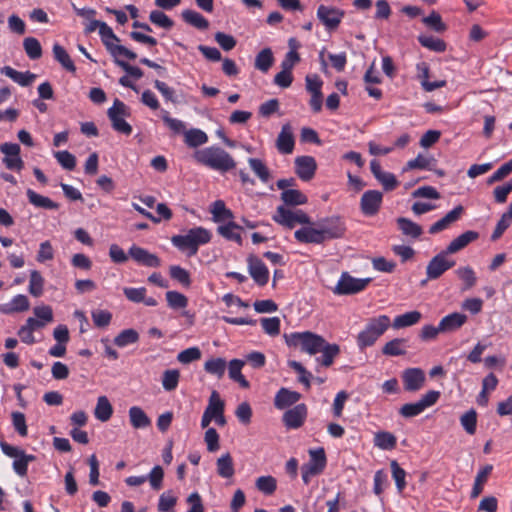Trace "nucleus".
I'll return each instance as SVG.
<instances>
[{"mask_svg": "<svg viewBox=\"0 0 512 512\" xmlns=\"http://www.w3.org/2000/svg\"><path fill=\"white\" fill-rule=\"evenodd\" d=\"M193 158L198 164L222 174L236 167L234 158L226 150L215 145L196 150Z\"/></svg>", "mask_w": 512, "mask_h": 512, "instance_id": "f257e3e1", "label": "nucleus"}, {"mask_svg": "<svg viewBox=\"0 0 512 512\" xmlns=\"http://www.w3.org/2000/svg\"><path fill=\"white\" fill-rule=\"evenodd\" d=\"M212 239V233L201 226L191 228L184 235H174L171 238L172 244L182 252H187L188 256L197 254L201 245L209 243Z\"/></svg>", "mask_w": 512, "mask_h": 512, "instance_id": "f03ea898", "label": "nucleus"}, {"mask_svg": "<svg viewBox=\"0 0 512 512\" xmlns=\"http://www.w3.org/2000/svg\"><path fill=\"white\" fill-rule=\"evenodd\" d=\"M390 325L391 321L387 315H379L368 319L364 329L357 336L358 347L363 350L366 347L374 345Z\"/></svg>", "mask_w": 512, "mask_h": 512, "instance_id": "7ed1b4c3", "label": "nucleus"}, {"mask_svg": "<svg viewBox=\"0 0 512 512\" xmlns=\"http://www.w3.org/2000/svg\"><path fill=\"white\" fill-rule=\"evenodd\" d=\"M284 338L289 347L298 348L309 355L319 353V349L322 348L321 345L325 343L322 336L310 331L285 334Z\"/></svg>", "mask_w": 512, "mask_h": 512, "instance_id": "20e7f679", "label": "nucleus"}, {"mask_svg": "<svg viewBox=\"0 0 512 512\" xmlns=\"http://www.w3.org/2000/svg\"><path fill=\"white\" fill-rule=\"evenodd\" d=\"M99 35L107 51L113 58L116 56H123L129 60H134L137 58V54L135 52L129 50L123 45L115 43L119 42L120 39L113 32L112 28L109 27L105 22H103L99 28Z\"/></svg>", "mask_w": 512, "mask_h": 512, "instance_id": "39448f33", "label": "nucleus"}, {"mask_svg": "<svg viewBox=\"0 0 512 512\" xmlns=\"http://www.w3.org/2000/svg\"><path fill=\"white\" fill-rule=\"evenodd\" d=\"M309 461L302 465L301 474L303 482L308 485L311 478L321 474L327 464V458L324 448L309 450Z\"/></svg>", "mask_w": 512, "mask_h": 512, "instance_id": "423d86ee", "label": "nucleus"}, {"mask_svg": "<svg viewBox=\"0 0 512 512\" xmlns=\"http://www.w3.org/2000/svg\"><path fill=\"white\" fill-rule=\"evenodd\" d=\"M107 115L115 131L124 135L132 133V126L125 120L130 115L129 107L124 102L116 98L112 107L107 110Z\"/></svg>", "mask_w": 512, "mask_h": 512, "instance_id": "0eeeda50", "label": "nucleus"}, {"mask_svg": "<svg viewBox=\"0 0 512 512\" xmlns=\"http://www.w3.org/2000/svg\"><path fill=\"white\" fill-rule=\"evenodd\" d=\"M371 278H354L348 272H343L333 292L336 295H352L363 291Z\"/></svg>", "mask_w": 512, "mask_h": 512, "instance_id": "6e6552de", "label": "nucleus"}, {"mask_svg": "<svg viewBox=\"0 0 512 512\" xmlns=\"http://www.w3.org/2000/svg\"><path fill=\"white\" fill-rule=\"evenodd\" d=\"M448 255L449 253H445V250H443L428 262L426 267L427 280H436L455 266V261L448 259Z\"/></svg>", "mask_w": 512, "mask_h": 512, "instance_id": "1a4fd4ad", "label": "nucleus"}, {"mask_svg": "<svg viewBox=\"0 0 512 512\" xmlns=\"http://www.w3.org/2000/svg\"><path fill=\"white\" fill-rule=\"evenodd\" d=\"M318 225L324 234L325 241L342 238L346 232L345 222L340 216L323 218Z\"/></svg>", "mask_w": 512, "mask_h": 512, "instance_id": "9d476101", "label": "nucleus"}, {"mask_svg": "<svg viewBox=\"0 0 512 512\" xmlns=\"http://www.w3.org/2000/svg\"><path fill=\"white\" fill-rule=\"evenodd\" d=\"M344 15V10L336 7L322 4L317 8V18L329 31H333L338 28Z\"/></svg>", "mask_w": 512, "mask_h": 512, "instance_id": "9b49d317", "label": "nucleus"}, {"mask_svg": "<svg viewBox=\"0 0 512 512\" xmlns=\"http://www.w3.org/2000/svg\"><path fill=\"white\" fill-rule=\"evenodd\" d=\"M0 151L5 155L3 163L9 170L20 171L24 167V162L20 157V146L17 143H3L0 145Z\"/></svg>", "mask_w": 512, "mask_h": 512, "instance_id": "f8f14e48", "label": "nucleus"}, {"mask_svg": "<svg viewBox=\"0 0 512 512\" xmlns=\"http://www.w3.org/2000/svg\"><path fill=\"white\" fill-rule=\"evenodd\" d=\"M404 390L407 392L419 391L425 384L426 376L421 368H407L401 375Z\"/></svg>", "mask_w": 512, "mask_h": 512, "instance_id": "ddd939ff", "label": "nucleus"}, {"mask_svg": "<svg viewBox=\"0 0 512 512\" xmlns=\"http://www.w3.org/2000/svg\"><path fill=\"white\" fill-rule=\"evenodd\" d=\"M383 200L382 192L368 190L363 193L360 200V209L365 216H374L378 213Z\"/></svg>", "mask_w": 512, "mask_h": 512, "instance_id": "4468645a", "label": "nucleus"}, {"mask_svg": "<svg viewBox=\"0 0 512 512\" xmlns=\"http://www.w3.org/2000/svg\"><path fill=\"white\" fill-rule=\"evenodd\" d=\"M248 271L252 279L259 286H265L269 281V270L264 262L255 255L247 258Z\"/></svg>", "mask_w": 512, "mask_h": 512, "instance_id": "2eb2a0df", "label": "nucleus"}, {"mask_svg": "<svg viewBox=\"0 0 512 512\" xmlns=\"http://www.w3.org/2000/svg\"><path fill=\"white\" fill-rule=\"evenodd\" d=\"M307 413V406L305 404H297L283 414L282 421L286 428L298 429L304 424Z\"/></svg>", "mask_w": 512, "mask_h": 512, "instance_id": "dca6fc26", "label": "nucleus"}, {"mask_svg": "<svg viewBox=\"0 0 512 512\" xmlns=\"http://www.w3.org/2000/svg\"><path fill=\"white\" fill-rule=\"evenodd\" d=\"M320 227H314L312 225L303 226L294 233L295 239L304 244H323L325 238L323 236Z\"/></svg>", "mask_w": 512, "mask_h": 512, "instance_id": "f3484780", "label": "nucleus"}, {"mask_svg": "<svg viewBox=\"0 0 512 512\" xmlns=\"http://www.w3.org/2000/svg\"><path fill=\"white\" fill-rule=\"evenodd\" d=\"M128 254L134 261L143 266L156 268L161 265V260L156 254L150 253L148 250L137 245H132L129 248Z\"/></svg>", "mask_w": 512, "mask_h": 512, "instance_id": "a211bd4d", "label": "nucleus"}, {"mask_svg": "<svg viewBox=\"0 0 512 512\" xmlns=\"http://www.w3.org/2000/svg\"><path fill=\"white\" fill-rule=\"evenodd\" d=\"M295 169L298 177L303 181L311 180L316 172V160L312 156H299L295 159Z\"/></svg>", "mask_w": 512, "mask_h": 512, "instance_id": "6ab92c4d", "label": "nucleus"}, {"mask_svg": "<svg viewBox=\"0 0 512 512\" xmlns=\"http://www.w3.org/2000/svg\"><path fill=\"white\" fill-rule=\"evenodd\" d=\"M294 146L295 139L292 127L289 123H286L281 127V131L278 134L276 148L281 154H291L294 150Z\"/></svg>", "mask_w": 512, "mask_h": 512, "instance_id": "aec40b11", "label": "nucleus"}, {"mask_svg": "<svg viewBox=\"0 0 512 512\" xmlns=\"http://www.w3.org/2000/svg\"><path fill=\"white\" fill-rule=\"evenodd\" d=\"M29 308L30 302L28 297L24 294H18L14 296L10 302L0 304V313L4 315H11L27 311Z\"/></svg>", "mask_w": 512, "mask_h": 512, "instance_id": "412c9836", "label": "nucleus"}, {"mask_svg": "<svg viewBox=\"0 0 512 512\" xmlns=\"http://www.w3.org/2000/svg\"><path fill=\"white\" fill-rule=\"evenodd\" d=\"M467 322V316L463 313L454 312L444 316L439 322V330L442 333H449L458 330Z\"/></svg>", "mask_w": 512, "mask_h": 512, "instance_id": "4be33fe9", "label": "nucleus"}, {"mask_svg": "<svg viewBox=\"0 0 512 512\" xmlns=\"http://www.w3.org/2000/svg\"><path fill=\"white\" fill-rule=\"evenodd\" d=\"M463 210L464 209L461 205L453 208L444 217L430 226L429 233L436 234L447 229L452 223L456 222L461 217Z\"/></svg>", "mask_w": 512, "mask_h": 512, "instance_id": "5701e85b", "label": "nucleus"}, {"mask_svg": "<svg viewBox=\"0 0 512 512\" xmlns=\"http://www.w3.org/2000/svg\"><path fill=\"white\" fill-rule=\"evenodd\" d=\"M301 398V394L297 391H292L287 388H281L276 393L274 398V406L277 409L283 410L296 404Z\"/></svg>", "mask_w": 512, "mask_h": 512, "instance_id": "b1692460", "label": "nucleus"}, {"mask_svg": "<svg viewBox=\"0 0 512 512\" xmlns=\"http://www.w3.org/2000/svg\"><path fill=\"white\" fill-rule=\"evenodd\" d=\"M479 234L476 231H466L452 240L445 249V253L453 254L465 248L468 244L478 239Z\"/></svg>", "mask_w": 512, "mask_h": 512, "instance_id": "393cba45", "label": "nucleus"}, {"mask_svg": "<svg viewBox=\"0 0 512 512\" xmlns=\"http://www.w3.org/2000/svg\"><path fill=\"white\" fill-rule=\"evenodd\" d=\"M1 74L9 77L14 82L23 87L29 86L36 78V75L29 71L20 72L10 66L2 67Z\"/></svg>", "mask_w": 512, "mask_h": 512, "instance_id": "a878e982", "label": "nucleus"}, {"mask_svg": "<svg viewBox=\"0 0 512 512\" xmlns=\"http://www.w3.org/2000/svg\"><path fill=\"white\" fill-rule=\"evenodd\" d=\"M319 353L322 355L316 359L322 366L329 367L333 364L334 358L340 353V347L337 344H330L325 340V343L321 345Z\"/></svg>", "mask_w": 512, "mask_h": 512, "instance_id": "bb28decb", "label": "nucleus"}, {"mask_svg": "<svg viewBox=\"0 0 512 512\" xmlns=\"http://www.w3.org/2000/svg\"><path fill=\"white\" fill-rule=\"evenodd\" d=\"M295 218V211L290 210L283 205L277 207L276 212L272 217L276 223L289 229L296 226Z\"/></svg>", "mask_w": 512, "mask_h": 512, "instance_id": "cd10ccee", "label": "nucleus"}, {"mask_svg": "<svg viewBox=\"0 0 512 512\" xmlns=\"http://www.w3.org/2000/svg\"><path fill=\"white\" fill-rule=\"evenodd\" d=\"M27 198L29 202L37 207V208H43L46 210H57L59 208V204L51 200L49 197L42 196L38 193H36L32 189H28L26 191Z\"/></svg>", "mask_w": 512, "mask_h": 512, "instance_id": "c85d7f7f", "label": "nucleus"}, {"mask_svg": "<svg viewBox=\"0 0 512 512\" xmlns=\"http://www.w3.org/2000/svg\"><path fill=\"white\" fill-rule=\"evenodd\" d=\"M181 17L187 24L199 30H206L209 27V21L201 13L195 10H183Z\"/></svg>", "mask_w": 512, "mask_h": 512, "instance_id": "c756f323", "label": "nucleus"}, {"mask_svg": "<svg viewBox=\"0 0 512 512\" xmlns=\"http://www.w3.org/2000/svg\"><path fill=\"white\" fill-rule=\"evenodd\" d=\"M184 142L190 148H197L208 142V136L201 129L191 128L184 132Z\"/></svg>", "mask_w": 512, "mask_h": 512, "instance_id": "7c9ffc66", "label": "nucleus"}, {"mask_svg": "<svg viewBox=\"0 0 512 512\" xmlns=\"http://www.w3.org/2000/svg\"><path fill=\"white\" fill-rule=\"evenodd\" d=\"M54 59L68 72L75 73L76 66L67 51L60 44L55 43L52 48Z\"/></svg>", "mask_w": 512, "mask_h": 512, "instance_id": "2f4dec72", "label": "nucleus"}, {"mask_svg": "<svg viewBox=\"0 0 512 512\" xmlns=\"http://www.w3.org/2000/svg\"><path fill=\"white\" fill-rule=\"evenodd\" d=\"M240 230H242L241 226L233 221H229L227 224L217 227L219 235L229 241H235L238 244L242 243L241 234L239 233Z\"/></svg>", "mask_w": 512, "mask_h": 512, "instance_id": "473e14b6", "label": "nucleus"}, {"mask_svg": "<svg viewBox=\"0 0 512 512\" xmlns=\"http://www.w3.org/2000/svg\"><path fill=\"white\" fill-rule=\"evenodd\" d=\"M422 318V314L419 311H410L404 314L398 315L394 318L393 328L401 329L417 324Z\"/></svg>", "mask_w": 512, "mask_h": 512, "instance_id": "72a5a7b5", "label": "nucleus"}, {"mask_svg": "<svg viewBox=\"0 0 512 512\" xmlns=\"http://www.w3.org/2000/svg\"><path fill=\"white\" fill-rule=\"evenodd\" d=\"M113 414V407L106 396H100L94 410V416L101 422L108 421Z\"/></svg>", "mask_w": 512, "mask_h": 512, "instance_id": "f704fd0d", "label": "nucleus"}, {"mask_svg": "<svg viewBox=\"0 0 512 512\" xmlns=\"http://www.w3.org/2000/svg\"><path fill=\"white\" fill-rule=\"evenodd\" d=\"M244 361L240 359H233L229 362L228 365V374L230 379L233 381L239 383V385L243 388L249 387V382L245 379V377L242 375L241 370L244 366Z\"/></svg>", "mask_w": 512, "mask_h": 512, "instance_id": "c9c22d12", "label": "nucleus"}, {"mask_svg": "<svg viewBox=\"0 0 512 512\" xmlns=\"http://www.w3.org/2000/svg\"><path fill=\"white\" fill-rule=\"evenodd\" d=\"M129 419L135 429L146 428L151 424V420L144 410L138 406H132L129 409Z\"/></svg>", "mask_w": 512, "mask_h": 512, "instance_id": "e433bc0d", "label": "nucleus"}, {"mask_svg": "<svg viewBox=\"0 0 512 512\" xmlns=\"http://www.w3.org/2000/svg\"><path fill=\"white\" fill-rule=\"evenodd\" d=\"M281 200L286 206L304 205L308 202L307 196L297 189L282 191Z\"/></svg>", "mask_w": 512, "mask_h": 512, "instance_id": "4c0bfd02", "label": "nucleus"}, {"mask_svg": "<svg viewBox=\"0 0 512 512\" xmlns=\"http://www.w3.org/2000/svg\"><path fill=\"white\" fill-rule=\"evenodd\" d=\"M397 224L398 228L405 236H409L414 239L418 238L423 232L422 227L419 224L405 217L398 218Z\"/></svg>", "mask_w": 512, "mask_h": 512, "instance_id": "58836bf2", "label": "nucleus"}, {"mask_svg": "<svg viewBox=\"0 0 512 512\" xmlns=\"http://www.w3.org/2000/svg\"><path fill=\"white\" fill-rule=\"evenodd\" d=\"M382 353L386 356H402L407 353L406 340L404 338H395L388 341L382 348Z\"/></svg>", "mask_w": 512, "mask_h": 512, "instance_id": "ea45409f", "label": "nucleus"}, {"mask_svg": "<svg viewBox=\"0 0 512 512\" xmlns=\"http://www.w3.org/2000/svg\"><path fill=\"white\" fill-rule=\"evenodd\" d=\"M216 466L217 473L222 478H231L235 473L233 459L230 453L223 454L219 457L217 459Z\"/></svg>", "mask_w": 512, "mask_h": 512, "instance_id": "a19ab883", "label": "nucleus"}, {"mask_svg": "<svg viewBox=\"0 0 512 512\" xmlns=\"http://www.w3.org/2000/svg\"><path fill=\"white\" fill-rule=\"evenodd\" d=\"M492 470L493 466L491 464H487L478 471L471 491V498H476L482 493L483 485L487 481L488 476L490 475Z\"/></svg>", "mask_w": 512, "mask_h": 512, "instance_id": "79ce46f5", "label": "nucleus"}, {"mask_svg": "<svg viewBox=\"0 0 512 512\" xmlns=\"http://www.w3.org/2000/svg\"><path fill=\"white\" fill-rule=\"evenodd\" d=\"M436 160L433 157H426L419 154L416 158L409 160L403 171L412 169L434 170Z\"/></svg>", "mask_w": 512, "mask_h": 512, "instance_id": "37998d69", "label": "nucleus"}, {"mask_svg": "<svg viewBox=\"0 0 512 512\" xmlns=\"http://www.w3.org/2000/svg\"><path fill=\"white\" fill-rule=\"evenodd\" d=\"M226 368L227 364L225 359L220 357L211 358L204 363V370L211 375H215L219 379L224 376Z\"/></svg>", "mask_w": 512, "mask_h": 512, "instance_id": "c03bdc74", "label": "nucleus"}, {"mask_svg": "<svg viewBox=\"0 0 512 512\" xmlns=\"http://www.w3.org/2000/svg\"><path fill=\"white\" fill-rule=\"evenodd\" d=\"M45 280L37 270L30 271L28 291L34 297H40L44 291Z\"/></svg>", "mask_w": 512, "mask_h": 512, "instance_id": "a18cd8bd", "label": "nucleus"}, {"mask_svg": "<svg viewBox=\"0 0 512 512\" xmlns=\"http://www.w3.org/2000/svg\"><path fill=\"white\" fill-rule=\"evenodd\" d=\"M225 403L220 398L219 393L216 390H213L208 401V405L205 408L204 412H208L212 418L216 416H220L221 412H224Z\"/></svg>", "mask_w": 512, "mask_h": 512, "instance_id": "49530a36", "label": "nucleus"}, {"mask_svg": "<svg viewBox=\"0 0 512 512\" xmlns=\"http://www.w3.org/2000/svg\"><path fill=\"white\" fill-rule=\"evenodd\" d=\"M274 62L272 50L270 48H264L261 50L255 58V68L267 72Z\"/></svg>", "mask_w": 512, "mask_h": 512, "instance_id": "de8ad7c7", "label": "nucleus"}, {"mask_svg": "<svg viewBox=\"0 0 512 512\" xmlns=\"http://www.w3.org/2000/svg\"><path fill=\"white\" fill-rule=\"evenodd\" d=\"M139 340V333L135 329L122 330L115 338L114 344L120 348L134 344Z\"/></svg>", "mask_w": 512, "mask_h": 512, "instance_id": "09e8293b", "label": "nucleus"}, {"mask_svg": "<svg viewBox=\"0 0 512 512\" xmlns=\"http://www.w3.org/2000/svg\"><path fill=\"white\" fill-rule=\"evenodd\" d=\"M418 41L423 47L434 52H444L446 50V43L438 37L420 35Z\"/></svg>", "mask_w": 512, "mask_h": 512, "instance_id": "8fccbe9b", "label": "nucleus"}, {"mask_svg": "<svg viewBox=\"0 0 512 512\" xmlns=\"http://www.w3.org/2000/svg\"><path fill=\"white\" fill-rule=\"evenodd\" d=\"M374 444L383 450H391L395 448L397 439L392 433L381 431L375 434Z\"/></svg>", "mask_w": 512, "mask_h": 512, "instance_id": "3c124183", "label": "nucleus"}, {"mask_svg": "<svg viewBox=\"0 0 512 512\" xmlns=\"http://www.w3.org/2000/svg\"><path fill=\"white\" fill-rule=\"evenodd\" d=\"M248 163L251 170L261 180V182L267 183L270 180V171L261 159L249 158Z\"/></svg>", "mask_w": 512, "mask_h": 512, "instance_id": "603ef678", "label": "nucleus"}, {"mask_svg": "<svg viewBox=\"0 0 512 512\" xmlns=\"http://www.w3.org/2000/svg\"><path fill=\"white\" fill-rule=\"evenodd\" d=\"M455 273L464 282V286L462 288L463 291L470 290L475 286L477 277L471 267H460L455 271Z\"/></svg>", "mask_w": 512, "mask_h": 512, "instance_id": "864d4df0", "label": "nucleus"}, {"mask_svg": "<svg viewBox=\"0 0 512 512\" xmlns=\"http://www.w3.org/2000/svg\"><path fill=\"white\" fill-rule=\"evenodd\" d=\"M210 212L213 215L215 222L224 221L233 217L231 210L227 209L225 203L222 200H216L212 203Z\"/></svg>", "mask_w": 512, "mask_h": 512, "instance_id": "5fc2aeb1", "label": "nucleus"}, {"mask_svg": "<svg viewBox=\"0 0 512 512\" xmlns=\"http://www.w3.org/2000/svg\"><path fill=\"white\" fill-rule=\"evenodd\" d=\"M23 47L31 60L39 59L42 56V47L38 39L27 37L23 41Z\"/></svg>", "mask_w": 512, "mask_h": 512, "instance_id": "6e6d98bb", "label": "nucleus"}, {"mask_svg": "<svg viewBox=\"0 0 512 512\" xmlns=\"http://www.w3.org/2000/svg\"><path fill=\"white\" fill-rule=\"evenodd\" d=\"M180 372L177 369L165 370L162 375V386L165 391H173L177 388Z\"/></svg>", "mask_w": 512, "mask_h": 512, "instance_id": "4d7b16f0", "label": "nucleus"}, {"mask_svg": "<svg viewBox=\"0 0 512 512\" xmlns=\"http://www.w3.org/2000/svg\"><path fill=\"white\" fill-rule=\"evenodd\" d=\"M460 423L463 429L469 435H474L477 428V413L470 409L460 417Z\"/></svg>", "mask_w": 512, "mask_h": 512, "instance_id": "13d9d810", "label": "nucleus"}, {"mask_svg": "<svg viewBox=\"0 0 512 512\" xmlns=\"http://www.w3.org/2000/svg\"><path fill=\"white\" fill-rule=\"evenodd\" d=\"M166 301L171 309H183L188 305L187 297L178 291L166 292Z\"/></svg>", "mask_w": 512, "mask_h": 512, "instance_id": "bf43d9fd", "label": "nucleus"}, {"mask_svg": "<svg viewBox=\"0 0 512 512\" xmlns=\"http://www.w3.org/2000/svg\"><path fill=\"white\" fill-rule=\"evenodd\" d=\"M35 460V456L31 454H26L25 452L17 457L13 461V469L15 473L21 477L27 475L28 464Z\"/></svg>", "mask_w": 512, "mask_h": 512, "instance_id": "052dcab7", "label": "nucleus"}, {"mask_svg": "<svg viewBox=\"0 0 512 512\" xmlns=\"http://www.w3.org/2000/svg\"><path fill=\"white\" fill-rule=\"evenodd\" d=\"M149 20L166 30H170L174 26V21L160 10H153L149 14Z\"/></svg>", "mask_w": 512, "mask_h": 512, "instance_id": "680f3d73", "label": "nucleus"}, {"mask_svg": "<svg viewBox=\"0 0 512 512\" xmlns=\"http://www.w3.org/2000/svg\"><path fill=\"white\" fill-rule=\"evenodd\" d=\"M390 467L397 490L401 493L406 487V471L400 467L396 460L391 461Z\"/></svg>", "mask_w": 512, "mask_h": 512, "instance_id": "e2e57ef3", "label": "nucleus"}, {"mask_svg": "<svg viewBox=\"0 0 512 512\" xmlns=\"http://www.w3.org/2000/svg\"><path fill=\"white\" fill-rule=\"evenodd\" d=\"M256 487L266 495H271L277 488V481L273 476H260L256 480Z\"/></svg>", "mask_w": 512, "mask_h": 512, "instance_id": "0e129e2a", "label": "nucleus"}, {"mask_svg": "<svg viewBox=\"0 0 512 512\" xmlns=\"http://www.w3.org/2000/svg\"><path fill=\"white\" fill-rule=\"evenodd\" d=\"M170 277L176 281H178L180 284H182L184 287H189L191 285V278L189 272L178 265H173L169 269Z\"/></svg>", "mask_w": 512, "mask_h": 512, "instance_id": "69168bd1", "label": "nucleus"}, {"mask_svg": "<svg viewBox=\"0 0 512 512\" xmlns=\"http://www.w3.org/2000/svg\"><path fill=\"white\" fill-rule=\"evenodd\" d=\"M177 503V498L172 491L163 492L159 497L158 510L160 512H173V508Z\"/></svg>", "mask_w": 512, "mask_h": 512, "instance_id": "338daca9", "label": "nucleus"}, {"mask_svg": "<svg viewBox=\"0 0 512 512\" xmlns=\"http://www.w3.org/2000/svg\"><path fill=\"white\" fill-rule=\"evenodd\" d=\"M153 490H160L163 485L164 471L159 465L152 468L150 473L146 476Z\"/></svg>", "mask_w": 512, "mask_h": 512, "instance_id": "774afa93", "label": "nucleus"}]
</instances>
